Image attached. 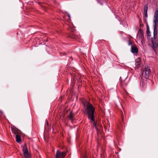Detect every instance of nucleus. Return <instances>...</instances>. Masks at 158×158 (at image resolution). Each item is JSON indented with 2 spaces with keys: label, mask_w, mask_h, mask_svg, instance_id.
Returning a JSON list of instances; mask_svg holds the SVG:
<instances>
[{
  "label": "nucleus",
  "mask_w": 158,
  "mask_h": 158,
  "mask_svg": "<svg viewBox=\"0 0 158 158\" xmlns=\"http://www.w3.org/2000/svg\"><path fill=\"white\" fill-rule=\"evenodd\" d=\"M47 124L48 126V123L47 121Z\"/></svg>",
  "instance_id": "412c9836"
},
{
  "label": "nucleus",
  "mask_w": 158,
  "mask_h": 158,
  "mask_svg": "<svg viewBox=\"0 0 158 158\" xmlns=\"http://www.w3.org/2000/svg\"><path fill=\"white\" fill-rule=\"evenodd\" d=\"M66 156V153L65 152H61L59 150H57L55 158H64Z\"/></svg>",
  "instance_id": "39448f33"
},
{
  "label": "nucleus",
  "mask_w": 158,
  "mask_h": 158,
  "mask_svg": "<svg viewBox=\"0 0 158 158\" xmlns=\"http://www.w3.org/2000/svg\"><path fill=\"white\" fill-rule=\"evenodd\" d=\"M144 34L143 32V31L141 29H140L138 31L137 35V38L139 39V41H141V43L143 45V41L144 40Z\"/></svg>",
  "instance_id": "20e7f679"
},
{
  "label": "nucleus",
  "mask_w": 158,
  "mask_h": 158,
  "mask_svg": "<svg viewBox=\"0 0 158 158\" xmlns=\"http://www.w3.org/2000/svg\"><path fill=\"white\" fill-rule=\"evenodd\" d=\"M100 4H101V5H102L103 4H102V3L101 2H99Z\"/></svg>",
  "instance_id": "4be33fe9"
},
{
  "label": "nucleus",
  "mask_w": 158,
  "mask_h": 158,
  "mask_svg": "<svg viewBox=\"0 0 158 158\" xmlns=\"http://www.w3.org/2000/svg\"><path fill=\"white\" fill-rule=\"evenodd\" d=\"M148 6L147 4L145 5L144 6V12H147Z\"/></svg>",
  "instance_id": "dca6fc26"
},
{
  "label": "nucleus",
  "mask_w": 158,
  "mask_h": 158,
  "mask_svg": "<svg viewBox=\"0 0 158 158\" xmlns=\"http://www.w3.org/2000/svg\"><path fill=\"white\" fill-rule=\"evenodd\" d=\"M67 14L68 15V17H69V18H70V16L69 14L68 13H67Z\"/></svg>",
  "instance_id": "a211bd4d"
},
{
  "label": "nucleus",
  "mask_w": 158,
  "mask_h": 158,
  "mask_svg": "<svg viewBox=\"0 0 158 158\" xmlns=\"http://www.w3.org/2000/svg\"><path fill=\"white\" fill-rule=\"evenodd\" d=\"M23 151L24 153L28 152V150L26 145H24L23 147Z\"/></svg>",
  "instance_id": "9d476101"
},
{
  "label": "nucleus",
  "mask_w": 158,
  "mask_h": 158,
  "mask_svg": "<svg viewBox=\"0 0 158 158\" xmlns=\"http://www.w3.org/2000/svg\"><path fill=\"white\" fill-rule=\"evenodd\" d=\"M0 112H1V114H2L3 113V112L1 110H0Z\"/></svg>",
  "instance_id": "aec40b11"
},
{
  "label": "nucleus",
  "mask_w": 158,
  "mask_h": 158,
  "mask_svg": "<svg viewBox=\"0 0 158 158\" xmlns=\"http://www.w3.org/2000/svg\"><path fill=\"white\" fill-rule=\"evenodd\" d=\"M109 130H111V129H110V128H108V131H109Z\"/></svg>",
  "instance_id": "5701e85b"
},
{
  "label": "nucleus",
  "mask_w": 158,
  "mask_h": 158,
  "mask_svg": "<svg viewBox=\"0 0 158 158\" xmlns=\"http://www.w3.org/2000/svg\"><path fill=\"white\" fill-rule=\"evenodd\" d=\"M85 114H86L88 119L91 121H94L95 109L94 106L89 102L85 101L83 103Z\"/></svg>",
  "instance_id": "f257e3e1"
},
{
  "label": "nucleus",
  "mask_w": 158,
  "mask_h": 158,
  "mask_svg": "<svg viewBox=\"0 0 158 158\" xmlns=\"http://www.w3.org/2000/svg\"><path fill=\"white\" fill-rule=\"evenodd\" d=\"M131 52L133 53H137L138 52V49L135 46H131Z\"/></svg>",
  "instance_id": "0eeeda50"
},
{
  "label": "nucleus",
  "mask_w": 158,
  "mask_h": 158,
  "mask_svg": "<svg viewBox=\"0 0 158 158\" xmlns=\"http://www.w3.org/2000/svg\"><path fill=\"white\" fill-rule=\"evenodd\" d=\"M152 48L154 50H155V49L158 47V43L156 41V42L155 41H153L152 42Z\"/></svg>",
  "instance_id": "6e6552de"
},
{
  "label": "nucleus",
  "mask_w": 158,
  "mask_h": 158,
  "mask_svg": "<svg viewBox=\"0 0 158 158\" xmlns=\"http://www.w3.org/2000/svg\"><path fill=\"white\" fill-rule=\"evenodd\" d=\"M141 59L139 57L135 60V64L138 67H140L141 65Z\"/></svg>",
  "instance_id": "423d86ee"
},
{
  "label": "nucleus",
  "mask_w": 158,
  "mask_h": 158,
  "mask_svg": "<svg viewBox=\"0 0 158 158\" xmlns=\"http://www.w3.org/2000/svg\"><path fill=\"white\" fill-rule=\"evenodd\" d=\"M123 76H122V77H121L119 79L121 81V82L123 84V83L124 81L125 80V79H126L127 78V76H126L125 77H124V79H123Z\"/></svg>",
  "instance_id": "9b49d317"
},
{
  "label": "nucleus",
  "mask_w": 158,
  "mask_h": 158,
  "mask_svg": "<svg viewBox=\"0 0 158 158\" xmlns=\"http://www.w3.org/2000/svg\"><path fill=\"white\" fill-rule=\"evenodd\" d=\"M23 154L25 158H30L29 154L28 153V152L26 153H24Z\"/></svg>",
  "instance_id": "4468645a"
},
{
  "label": "nucleus",
  "mask_w": 158,
  "mask_h": 158,
  "mask_svg": "<svg viewBox=\"0 0 158 158\" xmlns=\"http://www.w3.org/2000/svg\"><path fill=\"white\" fill-rule=\"evenodd\" d=\"M142 82V81H140V85H141V83Z\"/></svg>",
  "instance_id": "b1692460"
},
{
  "label": "nucleus",
  "mask_w": 158,
  "mask_h": 158,
  "mask_svg": "<svg viewBox=\"0 0 158 158\" xmlns=\"http://www.w3.org/2000/svg\"><path fill=\"white\" fill-rule=\"evenodd\" d=\"M144 15L146 18L148 17L147 12H144Z\"/></svg>",
  "instance_id": "f3484780"
},
{
  "label": "nucleus",
  "mask_w": 158,
  "mask_h": 158,
  "mask_svg": "<svg viewBox=\"0 0 158 158\" xmlns=\"http://www.w3.org/2000/svg\"><path fill=\"white\" fill-rule=\"evenodd\" d=\"M147 31L148 35L150 36H151V33L149 31V27L148 26H147Z\"/></svg>",
  "instance_id": "2eb2a0df"
},
{
  "label": "nucleus",
  "mask_w": 158,
  "mask_h": 158,
  "mask_svg": "<svg viewBox=\"0 0 158 158\" xmlns=\"http://www.w3.org/2000/svg\"><path fill=\"white\" fill-rule=\"evenodd\" d=\"M72 38H73V39H76L77 38L76 37H75V36H73V37H71Z\"/></svg>",
  "instance_id": "6ab92c4d"
},
{
  "label": "nucleus",
  "mask_w": 158,
  "mask_h": 158,
  "mask_svg": "<svg viewBox=\"0 0 158 158\" xmlns=\"http://www.w3.org/2000/svg\"><path fill=\"white\" fill-rule=\"evenodd\" d=\"M129 45H130V41H129Z\"/></svg>",
  "instance_id": "393cba45"
},
{
  "label": "nucleus",
  "mask_w": 158,
  "mask_h": 158,
  "mask_svg": "<svg viewBox=\"0 0 158 158\" xmlns=\"http://www.w3.org/2000/svg\"><path fill=\"white\" fill-rule=\"evenodd\" d=\"M73 114L72 112H71L69 114V117L72 121L73 120Z\"/></svg>",
  "instance_id": "f8f14e48"
},
{
  "label": "nucleus",
  "mask_w": 158,
  "mask_h": 158,
  "mask_svg": "<svg viewBox=\"0 0 158 158\" xmlns=\"http://www.w3.org/2000/svg\"><path fill=\"white\" fill-rule=\"evenodd\" d=\"M91 121L93 122V125L94 126L95 129L96 130H97V131L98 130V129L97 127L96 123L95 122V118L94 119V121Z\"/></svg>",
  "instance_id": "ddd939ff"
},
{
  "label": "nucleus",
  "mask_w": 158,
  "mask_h": 158,
  "mask_svg": "<svg viewBox=\"0 0 158 158\" xmlns=\"http://www.w3.org/2000/svg\"><path fill=\"white\" fill-rule=\"evenodd\" d=\"M154 19L153 20L154 25V38L156 40L157 38V24L158 22V10H156L154 15Z\"/></svg>",
  "instance_id": "f03ea898"
},
{
  "label": "nucleus",
  "mask_w": 158,
  "mask_h": 158,
  "mask_svg": "<svg viewBox=\"0 0 158 158\" xmlns=\"http://www.w3.org/2000/svg\"><path fill=\"white\" fill-rule=\"evenodd\" d=\"M151 70L150 68L148 66L145 67L144 69L141 72V74L143 77L146 79H148L150 76Z\"/></svg>",
  "instance_id": "7ed1b4c3"
},
{
  "label": "nucleus",
  "mask_w": 158,
  "mask_h": 158,
  "mask_svg": "<svg viewBox=\"0 0 158 158\" xmlns=\"http://www.w3.org/2000/svg\"><path fill=\"white\" fill-rule=\"evenodd\" d=\"M16 141L18 143H19L21 141V138L20 136L19 135H16Z\"/></svg>",
  "instance_id": "1a4fd4ad"
}]
</instances>
